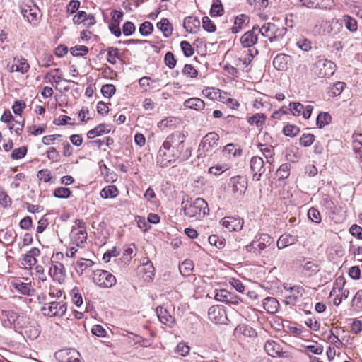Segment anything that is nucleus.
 <instances>
[{
	"label": "nucleus",
	"mask_w": 362,
	"mask_h": 362,
	"mask_svg": "<svg viewBox=\"0 0 362 362\" xmlns=\"http://www.w3.org/2000/svg\"><path fill=\"white\" fill-rule=\"evenodd\" d=\"M184 214L189 218L202 219L209 212L207 202L202 198H197L183 206Z\"/></svg>",
	"instance_id": "1"
},
{
	"label": "nucleus",
	"mask_w": 362,
	"mask_h": 362,
	"mask_svg": "<svg viewBox=\"0 0 362 362\" xmlns=\"http://www.w3.org/2000/svg\"><path fill=\"white\" fill-rule=\"evenodd\" d=\"M185 138L183 132L176 131L167 136L162 146L180 156L184 149Z\"/></svg>",
	"instance_id": "2"
},
{
	"label": "nucleus",
	"mask_w": 362,
	"mask_h": 362,
	"mask_svg": "<svg viewBox=\"0 0 362 362\" xmlns=\"http://www.w3.org/2000/svg\"><path fill=\"white\" fill-rule=\"evenodd\" d=\"M66 310V303L64 300L45 303L40 308L42 314L49 317H62L65 315Z\"/></svg>",
	"instance_id": "3"
},
{
	"label": "nucleus",
	"mask_w": 362,
	"mask_h": 362,
	"mask_svg": "<svg viewBox=\"0 0 362 362\" xmlns=\"http://www.w3.org/2000/svg\"><path fill=\"white\" fill-rule=\"evenodd\" d=\"M85 223L82 220H76L70 233L71 243L77 247H82L86 242L87 233Z\"/></svg>",
	"instance_id": "4"
},
{
	"label": "nucleus",
	"mask_w": 362,
	"mask_h": 362,
	"mask_svg": "<svg viewBox=\"0 0 362 362\" xmlns=\"http://www.w3.org/2000/svg\"><path fill=\"white\" fill-rule=\"evenodd\" d=\"M218 140L219 136L217 133H208L203 137L199 146V151L209 154L215 152L218 148Z\"/></svg>",
	"instance_id": "5"
},
{
	"label": "nucleus",
	"mask_w": 362,
	"mask_h": 362,
	"mask_svg": "<svg viewBox=\"0 0 362 362\" xmlns=\"http://www.w3.org/2000/svg\"><path fill=\"white\" fill-rule=\"evenodd\" d=\"M335 64L326 59L317 60L314 66V73L321 78H329L332 76L335 71Z\"/></svg>",
	"instance_id": "6"
},
{
	"label": "nucleus",
	"mask_w": 362,
	"mask_h": 362,
	"mask_svg": "<svg viewBox=\"0 0 362 362\" xmlns=\"http://www.w3.org/2000/svg\"><path fill=\"white\" fill-rule=\"evenodd\" d=\"M93 282L101 288H112L116 284V278L105 270H96L93 274Z\"/></svg>",
	"instance_id": "7"
},
{
	"label": "nucleus",
	"mask_w": 362,
	"mask_h": 362,
	"mask_svg": "<svg viewBox=\"0 0 362 362\" xmlns=\"http://www.w3.org/2000/svg\"><path fill=\"white\" fill-rule=\"evenodd\" d=\"M228 185L233 196L238 199L245 194L247 188V181L245 177L237 175L230 179Z\"/></svg>",
	"instance_id": "8"
},
{
	"label": "nucleus",
	"mask_w": 362,
	"mask_h": 362,
	"mask_svg": "<svg viewBox=\"0 0 362 362\" xmlns=\"http://www.w3.org/2000/svg\"><path fill=\"white\" fill-rule=\"evenodd\" d=\"M180 155L175 153L171 150L167 149L165 146H162L158 151L157 156V163L161 168H165L170 165L172 163L175 162L180 158Z\"/></svg>",
	"instance_id": "9"
},
{
	"label": "nucleus",
	"mask_w": 362,
	"mask_h": 362,
	"mask_svg": "<svg viewBox=\"0 0 362 362\" xmlns=\"http://www.w3.org/2000/svg\"><path fill=\"white\" fill-rule=\"evenodd\" d=\"M253 30L258 31L262 36L268 37L271 42L276 38V33L279 31L276 25L272 23H266L261 27L258 25H255Z\"/></svg>",
	"instance_id": "10"
},
{
	"label": "nucleus",
	"mask_w": 362,
	"mask_h": 362,
	"mask_svg": "<svg viewBox=\"0 0 362 362\" xmlns=\"http://www.w3.org/2000/svg\"><path fill=\"white\" fill-rule=\"evenodd\" d=\"M284 288L288 293V294L285 296L287 304H294L305 293L304 288L300 286H288L286 285Z\"/></svg>",
	"instance_id": "11"
},
{
	"label": "nucleus",
	"mask_w": 362,
	"mask_h": 362,
	"mask_svg": "<svg viewBox=\"0 0 362 362\" xmlns=\"http://www.w3.org/2000/svg\"><path fill=\"white\" fill-rule=\"evenodd\" d=\"M49 274L54 281L62 284L66 279V272L64 265L58 262H52L49 267Z\"/></svg>",
	"instance_id": "12"
},
{
	"label": "nucleus",
	"mask_w": 362,
	"mask_h": 362,
	"mask_svg": "<svg viewBox=\"0 0 362 362\" xmlns=\"http://www.w3.org/2000/svg\"><path fill=\"white\" fill-rule=\"evenodd\" d=\"M250 169L253 175V179L259 181L265 171L264 161L260 156H253L250 160Z\"/></svg>",
	"instance_id": "13"
},
{
	"label": "nucleus",
	"mask_w": 362,
	"mask_h": 362,
	"mask_svg": "<svg viewBox=\"0 0 362 362\" xmlns=\"http://www.w3.org/2000/svg\"><path fill=\"white\" fill-rule=\"evenodd\" d=\"M40 255V251L37 247H33L26 254L22 255V264L25 269H31L35 266L37 261V257Z\"/></svg>",
	"instance_id": "14"
},
{
	"label": "nucleus",
	"mask_w": 362,
	"mask_h": 362,
	"mask_svg": "<svg viewBox=\"0 0 362 362\" xmlns=\"http://www.w3.org/2000/svg\"><path fill=\"white\" fill-rule=\"evenodd\" d=\"M221 223L228 231H239L243 228V220L240 218L227 216L221 221Z\"/></svg>",
	"instance_id": "15"
},
{
	"label": "nucleus",
	"mask_w": 362,
	"mask_h": 362,
	"mask_svg": "<svg viewBox=\"0 0 362 362\" xmlns=\"http://www.w3.org/2000/svg\"><path fill=\"white\" fill-rule=\"evenodd\" d=\"M209 318L216 324H225L227 320L225 310L219 306H212L209 308Z\"/></svg>",
	"instance_id": "16"
},
{
	"label": "nucleus",
	"mask_w": 362,
	"mask_h": 362,
	"mask_svg": "<svg viewBox=\"0 0 362 362\" xmlns=\"http://www.w3.org/2000/svg\"><path fill=\"white\" fill-rule=\"evenodd\" d=\"M21 333L24 338L34 340L39 337L40 330L37 323L29 322L22 328Z\"/></svg>",
	"instance_id": "17"
},
{
	"label": "nucleus",
	"mask_w": 362,
	"mask_h": 362,
	"mask_svg": "<svg viewBox=\"0 0 362 362\" xmlns=\"http://www.w3.org/2000/svg\"><path fill=\"white\" fill-rule=\"evenodd\" d=\"M214 298L221 302L238 304V298L233 293L226 289H220L214 291Z\"/></svg>",
	"instance_id": "18"
},
{
	"label": "nucleus",
	"mask_w": 362,
	"mask_h": 362,
	"mask_svg": "<svg viewBox=\"0 0 362 362\" xmlns=\"http://www.w3.org/2000/svg\"><path fill=\"white\" fill-rule=\"evenodd\" d=\"M346 280L344 276H339L336 279L334 287L332 289L329 296H332L336 293H340V296L342 298L346 299L349 295V291L344 288Z\"/></svg>",
	"instance_id": "19"
},
{
	"label": "nucleus",
	"mask_w": 362,
	"mask_h": 362,
	"mask_svg": "<svg viewBox=\"0 0 362 362\" xmlns=\"http://www.w3.org/2000/svg\"><path fill=\"white\" fill-rule=\"evenodd\" d=\"M11 284L13 288L23 295L30 296L33 294L34 289L32 288L30 282L25 283L19 279H15Z\"/></svg>",
	"instance_id": "20"
},
{
	"label": "nucleus",
	"mask_w": 362,
	"mask_h": 362,
	"mask_svg": "<svg viewBox=\"0 0 362 362\" xmlns=\"http://www.w3.org/2000/svg\"><path fill=\"white\" fill-rule=\"evenodd\" d=\"M29 68L30 66L25 59H14L13 64L7 65V69L11 73L25 74L29 70Z\"/></svg>",
	"instance_id": "21"
},
{
	"label": "nucleus",
	"mask_w": 362,
	"mask_h": 362,
	"mask_svg": "<svg viewBox=\"0 0 362 362\" xmlns=\"http://www.w3.org/2000/svg\"><path fill=\"white\" fill-rule=\"evenodd\" d=\"M156 314L159 320L164 325L173 327L175 323V318L169 313V312L162 306L156 308Z\"/></svg>",
	"instance_id": "22"
},
{
	"label": "nucleus",
	"mask_w": 362,
	"mask_h": 362,
	"mask_svg": "<svg viewBox=\"0 0 362 362\" xmlns=\"http://www.w3.org/2000/svg\"><path fill=\"white\" fill-rule=\"evenodd\" d=\"M291 57L285 54H279L276 55L273 60L274 67L279 71H286Z\"/></svg>",
	"instance_id": "23"
},
{
	"label": "nucleus",
	"mask_w": 362,
	"mask_h": 362,
	"mask_svg": "<svg viewBox=\"0 0 362 362\" xmlns=\"http://www.w3.org/2000/svg\"><path fill=\"white\" fill-rule=\"evenodd\" d=\"M264 349L272 357L280 356L283 350L279 341L274 340H268L264 344Z\"/></svg>",
	"instance_id": "24"
},
{
	"label": "nucleus",
	"mask_w": 362,
	"mask_h": 362,
	"mask_svg": "<svg viewBox=\"0 0 362 362\" xmlns=\"http://www.w3.org/2000/svg\"><path fill=\"white\" fill-rule=\"evenodd\" d=\"M273 242L272 238L267 234L260 235L258 240H254L256 254H260L267 247Z\"/></svg>",
	"instance_id": "25"
},
{
	"label": "nucleus",
	"mask_w": 362,
	"mask_h": 362,
	"mask_svg": "<svg viewBox=\"0 0 362 362\" xmlns=\"http://www.w3.org/2000/svg\"><path fill=\"white\" fill-rule=\"evenodd\" d=\"M298 241V237L290 233L281 235L277 240L276 246L279 249H283L288 245H292Z\"/></svg>",
	"instance_id": "26"
},
{
	"label": "nucleus",
	"mask_w": 362,
	"mask_h": 362,
	"mask_svg": "<svg viewBox=\"0 0 362 362\" xmlns=\"http://www.w3.org/2000/svg\"><path fill=\"white\" fill-rule=\"evenodd\" d=\"M183 26L188 33H196L199 29L200 21L194 16H187L184 20Z\"/></svg>",
	"instance_id": "27"
},
{
	"label": "nucleus",
	"mask_w": 362,
	"mask_h": 362,
	"mask_svg": "<svg viewBox=\"0 0 362 362\" xmlns=\"http://www.w3.org/2000/svg\"><path fill=\"white\" fill-rule=\"evenodd\" d=\"M255 32L256 30L252 28V30L246 32L240 37V42L244 47H250L257 42L258 37Z\"/></svg>",
	"instance_id": "28"
},
{
	"label": "nucleus",
	"mask_w": 362,
	"mask_h": 362,
	"mask_svg": "<svg viewBox=\"0 0 362 362\" xmlns=\"http://www.w3.org/2000/svg\"><path fill=\"white\" fill-rule=\"evenodd\" d=\"M249 22V17L245 14H240L235 18L234 25L231 28L233 33H237L244 29Z\"/></svg>",
	"instance_id": "29"
},
{
	"label": "nucleus",
	"mask_w": 362,
	"mask_h": 362,
	"mask_svg": "<svg viewBox=\"0 0 362 362\" xmlns=\"http://www.w3.org/2000/svg\"><path fill=\"white\" fill-rule=\"evenodd\" d=\"M184 106L189 109L199 111L204 108L205 103L199 98H192L184 102Z\"/></svg>",
	"instance_id": "30"
},
{
	"label": "nucleus",
	"mask_w": 362,
	"mask_h": 362,
	"mask_svg": "<svg viewBox=\"0 0 362 362\" xmlns=\"http://www.w3.org/2000/svg\"><path fill=\"white\" fill-rule=\"evenodd\" d=\"M260 151L267 160V163L272 165L274 162V148L272 146L265 144L259 145Z\"/></svg>",
	"instance_id": "31"
},
{
	"label": "nucleus",
	"mask_w": 362,
	"mask_h": 362,
	"mask_svg": "<svg viewBox=\"0 0 362 362\" xmlns=\"http://www.w3.org/2000/svg\"><path fill=\"white\" fill-rule=\"evenodd\" d=\"M202 94L211 100H218L221 98V94L228 95L226 92L213 87H208L202 90Z\"/></svg>",
	"instance_id": "32"
},
{
	"label": "nucleus",
	"mask_w": 362,
	"mask_h": 362,
	"mask_svg": "<svg viewBox=\"0 0 362 362\" xmlns=\"http://www.w3.org/2000/svg\"><path fill=\"white\" fill-rule=\"evenodd\" d=\"M157 28L166 37H170L173 33V26L167 18H162L160 21L157 23Z\"/></svg>",
	"instance_id": "33"
},
{
	"label": "nucleus",
	"mask_w": 362,
	"mask_h": 362,
	"mask_svg": "<svg viewBox=\"0 0 362 362\" xmlns=\"http://www.w3.org/2000/svg\"><path fill=\"white\" fill-rule=\"evenodd\" d=\"M264 308L269 313H275L277 312L279 303L272 297H267L264 300Z\"/></svg>",
	"instance_id": "34"
},
{
	"label": "nucleus",
	"mask_w": 362,
	"mask_h": 362,
	"mask_svg": "<svg viewBox=\"0 0 362 362\" xmlns=\"http://www.w3.org/2000/svg\"><path fill=\"white\" fill-rule=\"evenodd\" d=\"M36 8H31L28 7L23 8L21 13L24 18H25L30 23L35 25L37 21V13Z\"/></svg>",
	"instance_id": "35"
},
{
	"label": "nucleus",
	"mask_w": 362,
	"mask_h": 362,
	"mask_svg": "<svg viewBox=\"0 0 362 362\" xmlns=\"http://www.w3.org/2000/svg\"><path fill=\"white\" fill-rule=\"evenodd\" d=\"M100 195L103 199H113L118 195V189L115 185H108L101 190Z\"/></svg>",
	"instance_id": "36"
},
{
	"label": "nucleus",
	"mask_w": 362,
	"mask_h": 362,
	"mask_svg": "<svg viewBox=\"0 0 362 362\" xmlns=\"http://www.w3.org/2000/svg\"><path fill=\"white\" fill-rule=\"evenodd\" d=\"M109 132L110 129L106 125L100 124L94 129L89 130L87 133V136L89 139H93Z\"/></svg>",
	"instance_id": "37"
},
{
	"label": "nucleus",
	"mask_w": 362,
	"mask_h": 362,
	"mask_svg": "<svg viewBox=\"0 0 362 362\" xmlns=\"http://www.w3.org/2000/svg\"><path fill=\"white\" fill-rule=\"evenodd\" d=\"M159 81L160 79H151L150 77L144 76L139 79V83L141 88L148 87L151 89H156L159 87Z\"/></svg>",
	"instance_id": "38"
},
{
	"label": "nucleus",
	"mask_w": 362,
	"mask_h": 362,
	"mask_svg": "<svg viewBox=\"0 0 362 362\" xmlns=\"http://www.w3.org/2000/svg\"><path fill=\"white\" fill-rule=\"evenodd\" d=\"M94 262L88 259H82L80 261H77L75 264V269L76 272L81 275L89 267L93 266Z\"/></svg>",
	"instance_id": "39"
},
{
	"label": "nucleus",
	"mask_w": 362,
	"mask_h": 362,
	"mask_svg": "<svg viewBox=\"0 0 362 362\" xmlns=\"http://www.w3.org/2000/svg\"><path fill=\"white\" fill-rule=\"evenodd\" d=\"M266 117L264 114H255L248 118V123L250 125H255L258 129H262L265 123Z\"/></svg>",
	"instance_id": "40"
},
{
	"label": "nucleus",
	"mask_w": 362,
	"mask_h": 362,
	"mask_svg": "<svg viewBox=\"0 0 362 362\" xmlns=\"http://www.w3.org/2000/svg\"><path fill=\"white\" fill-rule=\"evenodd\" d=\"M342 21L347 30L351 33L356 32L358 29V24L355 18L349 15H344L342 18Z\"/></svg>",
	"instance_id": "41"
},
{
	"label": "nucleus",
	"mask_w": 362,
	"mask_h": 362,
	"mask_svg": "<svg viewBox=\"0 0 362 362\" xmlns=\"http://www.w3.org/2000/svg\"><path fill=\"white\" fill-rule=\"evenodd\" d=\"M46 80H48L50 83H59L62 80H63V75L59 69H54L52 71L47 73L45 77Z\"/></svg>",
	"instance_id": "42"
},
{
	"label": "nucleus",
	"mask_w": 362,
	"mask_h": 362,
	"mask_svg": "<svg viewBox=\"0 0 362 362\" xmlns=\"http://www.w3.org/2000/svg\"><path fill=\"white\" fill-rule=\"evenodd\" d=\"M331 121V116L327 112H320L317 119L316 124L319 128H322Z\"/></svg>",
	"instance_id": "43"
},
{
	"label": "nucleus",
	"mask_w": 362,
	"mask_h": 362,
	"mask_svg": "<svg viewBox=\"0 0 362 362\" xmlns=\"http://www.w3.org/2000/svg\"><path fill=\"white\" fill-rule=\"evenodd\" d=\"M230 168V165L227 163L218 164L209 168V173L214 175H219Z\"/></svg>",
	"instance_id": "44"
},
{
	"label": "nucleus",
	"mask_w": 362,
	"mask_h": 362,
	"mask_svg": "<svg viewBox=\"0 0 362 362\" xmlns=\"http://www.w3.org/2000/svg\"><path fill=\"white\" fill-rule=\"evenodd\" d=\"M224 10L219 0L214 2L211 7L210 14L211 16H220L223 14Z\"/></svg>",
	"instance_id": "45"
},
{
	"label": "nucleus",
	"mask_w": 362,
	"mask_h": 362,
	"mask_svg": "<svg viewBox=\"0 0 362 362\" xmlns=\"http://www.w3.org/2000/svg\"><path fill=\"white\" fill-rule=\"evenodd\" d=\"M193 262L191 260H185L180 265L179 269L183 276H189L193 269Z\"/></svg>",
	"instance_id": "46"
},
{
	"label": "nucleus",
	"mask_w": 362,
	"mask_h": 362,
	"mask_svg": "<svg viewBox=\"0 0 362 362\" xmlns=\"http://www.w3.org/2000/svg\"><path fill=\"white\" fill-rule=\"evenodd\" d=\"M290 175V165L288 163L282 164L276 171V175L279 179H286Z\"/></svg>",
	"instance_id": "47"
},
{
	"label": "nucleus",
	"mask_w": 362,
	"mask_h": 362,
	"mask_svg": "<svg viewBox=\"0 0 362 362\" xmlns=\"http://www.w3.org/2000/svg\"><path fill=\"white\" fill-rule=\"evenodd\" d=\"M202 28L204 30L209 33H214L216 29V25L208 16H204L202 18Z\"/></svg>",
	"instance_id": "48"
},
{
	"label": "nucleus",
	"mask_w": 362,
	"mask_h": 362,
	"mask_svg": "<svg viewBox=\"0 0 362 362\" xmlns=\"http://www.w3.org/2000/svg\"><path fill=\"white\" fill-rule=\"evenodd\" d=\"M54 196L60 199H66L70 197L71 191L66 187H58L54 191Z\"/></svg>",
	"instance_id": "49"
},
{
	"label": "nucleus",
	"mask_w": 362,
	"mask_h": 362,
	"mask_svg": "<svg viewBox=\"0 0 362 362\" xmlns=\"http://www.w3.org/2000/svg\"><path fill=\"white\" fill-rule=\"evenodd\" d=\"M27 153V147L23 146L19 148H15L11 155V158L13 160H18L23 158Z\"/></svg>",
	"instance_id": "50"
},
{
	"label": "nucleus",
	"mask_w": 362,
	"mask_h": 362,
	"mask_svg": "<svg viewBox=\"0 0 362 362\" xmlns=\"http://www.w3.org/2000/svg\"><path fill=\"white\" fill-rule=\"evenodd\" d=\"M142 272L146 274V278L152 279L154 276V267L151 262L144 263L142 265Z\"/></svg>",
	"instance_id": "51"
},
{
	"label": "nucleus",
	"mask_w": 362,
	"mask_h": 362,
	"mask_svg": "<svg viewBox=\"0 0 362 362\" xmlns=\"http://www.w3.org/2000/svg\"><path fill=\"white\" fill-rule=\"evenodd\" d=\"M345 87V83L338 81L333 84L332 87L330 89V93L332 96H338L342 93Z\"/></svg>",
	"instance_id": "52"
},
{
	"label": "nucleus",
	"mask_w": 362,
	"mask_h": 362,
	"mask_svg": "<svg viewBox=\"0 0 362 362\" xmlns=\"http://www.w3.org/2000/svg\"><path fill=\"white\" fill-rule=\"evenodd\" d=\"M153 30V24L149 21L144 22L140 25L139 33L143 36H147L150 35Z\"/></svg>",
	"instance_id": "53"
},
{
	"label": "nucleus",
	"mask_w": 362,
	"mask_h": 362,
	"mask_svg": "<svg viewBox=\"0 0 362 362\" xmlns=\"http://www.w3.org/2000/svg\"><path fill=\"white\" fill-rule=\"evenodd\" d=\"M299 128L295 125L288 124L285 126L283 129V132L284 135L287 136H295L299 133Z\"/></svg>",
	"instance_id": "54"
},
{
	"label": "nucleus",
	"mask_w": 362,
	"mask_h": 362,
	"mask_svg": "<svg viewBox=\"0 0 362 362\" xmlns=\"http://www.w3.org/2000/svg\"><path fill=\"white\" fill-rule=\"evenodd\" d=\"M119 58V50L117 48L115 47H110L108 48V52H107V61L115 64L117 63V59Z\"/></svg>",
	"instance_id": "55"
},
{
	"label": "nucleus",
	"mask_w": 362,
	"mask_h": 362,
	"mask_svg": "<svg viewBox=\"0 0 362 362\" xmlns=\"http://www.w3.org/2000/svg\"><path fill=\"white\" fill-rule=\"evenodd\" d=\"M351 305L355 307L356 310H362V289L357 291L354 296Z\"/></svg>",
	"instance_id": "56"
},
{
	"label": "nucleus",
	"mask_w": 362,
	"mask_h": 362,
	"mask_svg": "<svg viewBox=\"0 0 362 362\" xmlns=\"http://www.w3.org/2000/svg\"><path fill=\"white\" fill-rule=\"evenodd\" d=\"M303 270L306 272V274L308 276H311L319 271L318 266L312 262H308L303 266Z\"/></svg>",
	"instance_id": "57"
},
{
	"label": "nucleus",
	"mask_w": 362,
	"mask_h": 362,
	"mask_svg": "<svg viewBox=\"0 0 362 362\" xmlns=\"http://www.w3.org/2000/svg\"><path fill=\"white\" fill-rule=\"evenodd\" d=\"M315 141V136L312 134H303L300 138V144L303 146H310Z\"/></svg>",
	"instance_id": "58"
},
{
	"label": "nucleus",
	"mask_w": 362,
	"mask_h": 362,
	"mask_svg": "<svg viewBox=\"0 0 362 362\" xmlns=\"http://www.w3.org/2000/svg\"><path fill=\"white\" fill-rule=\"evenodd\" d=\"M308 216L311 221L316 223L321 222V216L318 210L315 208H310L308 211Z\"/></svg>",
	"instance_id": "59"
},
{
	"label": "nucleus",
	"mask_w": 362,
	"mask_h": 362,
	"mask_svg": "<svg viewBox=\"0 0 362 362\" xmlns=\"http://www.w3.org/2000/svg\"><path fill=\"white\" fill-rule=\"evenodd\" d=\"M116 91L115 87L112 84H105L102 86L101 92L103 96L107 98L112 97Z\"/></svg>",
	"instance_id": "60"
},
{
	"label": "nucleus",
	"mask_w": 362,
	"mask_h": 362,
	"mask_svg": "<svg viewBox=\"0 0 362 362\" xmlns=\"http://www.w3.org/2000/svg\"><path fill=\"white\" fill-rule=\"evenodd\" d=\"M181 49L184 53V54L189 57L193 55L194 49L192 45L187 41H182L180 43Z\"/></svg>",
	"instance_id": "61"
},
{
	"label": "nucleus",
	"mask_w": 362,
	"mask_h": 362,
	"mask_svg": "<svg viewBox=\"0 0 362 362\" xmlns=\"http://www.w3.org/2000/svg\"><path fill=\"white\" fill-rule=\"evenodd\" d=\"M289 106L291 112L295 116L300 115L304 107L300 103H291Z\"/></svg>",
	"instance_id": "62"
},
{
	"label": "nucleus",
	"mask_w": 362,
	"mask_h": 362,
	"mask_svg": "<svg viewBox=\"0 0 362 362\" xmlns=\"http://www.w3.org/2000/svg\"><path fill=\"white\" fill-rule=\"evenodd\" d=\"M190 348L185 343H179L175 349V352L182 356H186L189 352Z\"/></svg>",
	"instance_id": "63"
},
{
	"label": "nucleus",
	"mask_w": 362,
	"mask_h": 362,
	"mask_svg": "<svg viewBox=\"0 0 362 362\" xmlns=\"http://www.w3.org/2000/svg\"><path fill=\"white\" fill-rule=\"evenodd\" d=\"M353 148L356 153V158L362 161V143L358 141H354Z\"/></svg>",
	"instance_id": "64"
}]
</instances>
